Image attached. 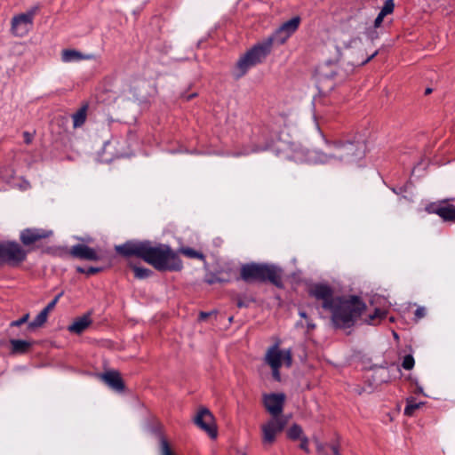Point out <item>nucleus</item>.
Listing matches in <instances>:
<instances>
[{"label": "nucleus", "instance_id": "3", "mask_svg": "<svg viewBox=\"0 0 455 455\" xmlns=\"http://www.w3.org/2000/svg\"><path fill=\"white\" fill-rule=\"evenodd\" d=\"M365 147L363 143H336L330 148L329 155L316 150L307 151L306 161L313 164L330 163L331 158H339L341 160H350L353 156L362 157L364 155Z\"/></svg>", "mask_w": 455, "mask_h": 455}, {"label": "nucleus", "instance_id": "21", "mask_svg": "<svg viewBox=\"0 0 455 455\" xmlns=\"http://www.w3.org/2000/svg\"><path fill=\"white\" fill-rule=\"evenodd\" d=\"M385 15L379 12L373 22L372 28H367L366 34L371 40L378 37L376 29L381 27Z\"/></svg>", "mask_w": 455, "mask_h": 455}, {"label": "nucleus", "instance_id": "5", "mask_svg": "<svg viewBox=\"0 0 455 455\" xmlns=\"http://www.w3.org/2000/svg\"><path fill=\"white\" fill-rule=\"evenodd\" d=\"M241 277L246 282L269 280L279 286L281 271L275 266L251 263L242 267Z\"/></svg>", "mask_w": 455, "mask_h": 455}, {"label": "nucleus", "instance_id": "27", "mask_svg": "<svg viewBox=\"0 0 455 455\" xmlns=\"http://www.w3.org/2000/svg\"><path fill=\"white\" fill-rule=\"evenodd\" d=\"M302 433V428L299 425L295 424L289 428L287 435L291 440H297L303 436Z\"/></svg>", "mask_w": 455, "mask_h": 455}, {"label": "nucleus", "instance_id": "16", "mask_svg": "<svg viewBox=\"0 0 455 455\" xmlns=\"http://www.w3.org/2000/svg\"><path fill=\"white\" fill-rule=\"evenodd\" d=\"M100 379L114 390L121 391L124 389L122 379L117 371H108L101 374Z\"/></svg>", "mask_w": 455, "mask_h": 455}, {"label": "nucleus", "instance_id": "31", "mask_svg": "<svg viewBox=\"0 0 455 455\" xmlns=\"http://www.w3.org/2000/svg\"><path fill=\"white\" fill-rule=\"evenodd\" d=\"M414 363L415 362H414L413 356L411 355H408L404 356V358L403 360L402 366L405 370H411L414 367Z\"/></svg>", "mask_w": 455, "mask_h": 455}, {"label": "nucleus", "instance_id": "6", "mask_svg": "<svg viewBox=\"0 0 455 455\" xmlns=\"http://www.w3.org/2000/svg\"><path fill=\"white\" fill-rule=\"evenodd\" d=\"M264 361L271 368L273 378L279 381L281 379L280 368L291 366V351L281 348L278 344H275L267 349Z\"/></svg>", "mask_w": 455, "mask_h": 455}, {"label": "nucleus", "instance_id": "20", "mask_svg": "<svg viewBox=\"0 0 455 455\" xmlns=\"http://www.w3.org/2000/svg\"><path fill=\"white\" fill-rule=\"evenodd\" d=\"M12 352L13 354L26 353L31 346V343L22 339H11Z\"/></svg>", "mask_w": 455, "mask_h": 455}, {"label": "nucleus", "instance_id": "45", "mask_svg": "<svg viewBox=\"0 0 455 455\" xmlns=\"http://www.w3.org/2000/svg\"><path fill=\"white\" fill-rule=\"evenodd\" d=\"M299 315H300L301 317H303V318L307 319V315H306V313H305V312H302V311H301V312H299Z\"/></svg>", "mask_w": 455, "mask_h": 455}, {"label": "nucleus", "instance_id": "28", "mask_svg": "<svg viewBox=\"0 0 455 455\" xmlns=\"http://www.w3.org/2000/svg\"><path fill=\"white\" fill-rule=\"evenodd\" d=\"M130 266L132 267L135 276L139 279L147 278L151 274V271L148 268L133 266L132 263H130Z\"/></svg>", "mask_w": 455, "mask_h": 455}, {"label": "nucleus", "instance_id": "46", "mask_svg": "<svg viewBox=\"0 0 455 455\" xmlns=\"http://www.w3.org/2000/svg\"><path fill=\"white\" fill-rule=\"evenodd\" d=\"M77 271H79V272H81V273L85 272L83 268H80V267H78V268H77Z\"/></svg>", "mask_w": 455, "mask_h": 455}, {"label": "nucleus", "instance_id": "2", "mask_svg": "<svg viewBox=\"0 0 455 455\" xmlns=\"http://www.w3.org/2000/svg\"><path fill=\"white\" fill-rule=\"evenodd\" d=\"M116 250L124 256H138L158 270H180L182 267L179 256L168 245L152 246L148 241L127 242L116 246Z\"/></svg>", "mask_w": 455, "mask_h": 455}, {"label": "nucleus", "instance_id": "39", "mask_svg": "<svg viewBox=\"0 0 455 455\" xmlns=\"http://www.w3.org/2000/svg\"><path fill=\"white\" fill-rule=\"evenodd\" d=\"M357 43H360V40L357 38L351 39L349 42V44L347 46H351L352 44H356Z\"/></svg>", "mask_w": 455, "mask_h": 455}, {"label": "nucleus", "instance_id": "23", "mask_svg": "<svg viewBox=\"0 0 455 455\" xmlns=\"http://www.w3.org/2000/svg\"><path fill=\"white\" fill-rule=\"evenodd\" d=\"M86 119V107H83L80 108L74 116H73V123L75 127H79L85 122Z\"/></svg>", "mask_w": 455, "mask_h": 455}, {"label": "nucleus", "instance_id": "29", "mask_svg": "<svg viewBox=\"0 0 455 455\" xmlns=\"http://www.w3.org/2000/svg\"><path fill=\"white\" fill-rule=\"evenodd\" d=\"M180 251L188 258L203 259L204 256L199 251H196L191 248H181Z\"/></svg>", "mask_w": 455, "mask_h": 455}, {"label": "nucleus", "instance_id": "12", "mask_svg": "<svg viewBox=\"0 0 455 455\" xmlns=\"http://www.w3.org/2000/svg\"><path fill=\"white\" fill-rule=\"evenodd\" d=\"M300 19L293 17L290 20L284 22L275 32L269 37L271 44L276 42L279 44H283L299 28Z\"/></svg>", "mask_w": 455, "mask_h": 455}, {"label": "nucleus", "instance_id": "40", "mask_svg": "<svg viewBox=\"0 0 455 455\" xmlns=\"http://www.w3.org/2000/svg\"><path fill=\"white\" fill-rule=\"evenodd\" d=\"M208 315H209V314H208V313H204V312H202V313L200 314V317H201V319H204V318H206Z\"/></svg>", "mask_w": 455, "mask_h": 455}, {"label": "nucleus", "instance_id": "48", "mask_svg": "<svg viewBox=\"0 0 455 455\" xmlns=\"http://www.w3.org/2000/svg\"><path fill=\"white\" fill-rule=\"evenodd\" d=\"M418 392L419 393H422L423 392L422 388L421 387H418Z\"/></svg>", "mask_w": 455, "mask_h": 455}, {"label": "nucleus", "instance_id": "9", "mask_svg": "<svg viewBox=\"0 0 455 455\" xmlns=\"http://www.w3.org/2000/svg\"><path fill=\"white\" fill-rule=\"evenodd\" d=\"M286 396L283 393L263 395V404L271 417H284L282 415Z\"/></svg>", "mask_w": 455, "mask_h": 455}, {"label": "nucleus", "instance_id": "37", "mask_svg": "<svg viewBox=\"0 0 455 455\" xmlns=\"http://www.w3.org/2000/svg\"><path fill=\"white\" fill-rule=\"evenodd\" d=\"M426 315V309L424 307H419L417 308L415 312V315L417 318H422Z\"/></svg>", "mask_w": 455, "mask_h": 455}, {"label": "nucleus", "instance_id": "8", "mask_svg": "<svg viewBox=\"0 0 455 455\" xmlns=\"http://www.w3.org/2000/svg\"><path fill=\"white\" fill-rule=\"evenodd\" d=\"M34 16V11L14 16L12 20V33L20 37L26 36L33 27Z\"/></svg>", "mask_w": 455, "mask_h": 455}, {"label": "nucleus", "instance_id": "42", "mask_svg": "<svg viewBox=\"0 0 455 455\" xmlns=\"http://www.w3.org/2000/svg\"><path fill=\"white\" fill-rule=\"evenodd\" d=\"M307 327H308L309 329H313V328H315V324L311 323H310V322H308V321L307 322Z\"/></svg>", "mask_w": 455, "mask_h": 455}, {"label": "nucleus", "instance_id": "13", "mask_svg": "<svg viewBox=\"0 0 455 455\" xmlns=\"http://www.w3.org/2000/svg\"><path fill=\"white\" fill-rule=\"evenodd\" d=\"M52 235V231L38 229V228H27L20 233V240L25 245H30L35 242L46 238Z\"/></svg>", "mask_w": 455, "mask_h": 455}, {"label": "nucleus", "instance_id": "19", "mask_svg": "<svg viewBox=\"0 0 455 455\" xmlns=\"http://www.w3.org/2000/svg\"><path fill=\"white\" fill-rule=\"evenodd\" d=\"M90 56H83L81 52L76 50H64L61 53V60L63 62L68 63L73 61H78L83 59H89Z\"/></svg>", "mask_w": 455, "mask_h": 455}, {"label": "nucleus", "instance_id": "14", "mask_svg": "<svg viewBox=\"0 0 455 455\" xmlns=\"http://www.w3.org/2000/svg\"><path fill=\"white\" fill-rule=\"evenodd\" d=\"M427 211L431 213L439 215L444 220H451L455 219V207L446 202L439 204H432L427 207Z\"/></svg>", "mask_w": 455, "mask_h": 455}, {"label": "nucleus", "instance_id": "25", "mask_svg": "<svg viewBox=\"0 0 455 455\" xmlns=\"http://www.w3.org/2000/svg\"><path fill=\"white\" fill-rule=\"evenodd\" d=\"M386 310L382 308H376L373 315H370L366 322L369 324H376L377 320H381L386 316Z\"/></svg>", "mask_w": 455, "mask_h": 455}, {"label": "nucleus", "instance_id": "47", "mask_svg": "<svg viewBox=\"0 0 455 455\" xmlns=\"http://www.w3.org/2000/svg\"><path fill=\"white\" fill-rule=\"evenodd\" d=\"M430 92H431V89L427 88V89L426 90V93H427V94H428V93H430Z\"/></svg>", "mask_w": 455, "mask_h": 455}, {"label": "nucleus", "instance_id": "49", "mask_svg": "<svg viewBox=\"0 0 455 455\" xmlns=\"http://www.w3.org/2000/svg\"><path fill=\"white\" fill-rule=\"evenodd\" d=\"M242 455H245V454H242Z\"/></svg>", "mask_w": 455, "mask_h": 455}, {"label": "nucleus", "instance_id": "15", "mask_svg": "<svg viewBox=\"0 0 455 455\" xmlns=\"http://www.w3.org/2000/svg\"><path fill=\"white\" fill-rule=\"evenodd\" d=\"M70 254L73 257L87 260H98L100 259L94 249L84 244L74 245L70 249Z\"/></svg>", "mask_w": 455, "mask_h": 455}, {"label": "nucleus", "instance_id": "41", "mask_svg": "<svg viewBox=\"0 0 455 455\" xmlns=\"http://www.w3.org/2000/svg\"><path fill=\"white\" fill-rule=\"evenodd\" d=\"M377 54V52L372 53V55L371 57H369L365 61L363 62V64L368 62L370 60H371L375 55Z\"/></svg>", "mask_w": 455, "mask_h": 455}, {"label": "nucleus", "instance_id": "4", "mask_svg": "<svg viewBox=\"0 0 455 455\" xmlns=\"http://www.w3.org/2000/svg\"><path fill=\"white\" fill-rule=\"evenodd\" d=\"M271 50V39L259 44L248 51L239 59L233 69V76L240 78L244 76L249 69L262 62Z\"/></svg>", "mask_w": 455, "mask_h": 455}, {"label": "nucleus", "instance_id": "7", "mask_svg": "<svg viewBox=\"0 0 455 455\" xmlns=\"http://www.w3.org/2000/svg\"><path fill=\"white\" fill-rule=\"evenodd\" d=\"M288 423L286 417H271L260 426L262 443L271 446Z\"/></svg>", "mask_w": 455, "mask_h": 455}, {"label": "nucleus", "instance_id": "24", "mask_svg": "<svg viewBox=\"0 0 455 455\" xmlns=\"http://www.w3.org/2000/svg\"><path fill=\"white\" fill-rule=\"evenodd\" d=\"M48 313L44 309L36 315V317L29 323L30 328H37L42 326L47 320Z\"/></svg>", "mask_w": 455, "mask_h": 455}, {"label": "nucleus", "instance_id": "17", "mask_svg": "<svg viewBox=\"0 0 455 455\" xmlns=\"http://www.w3.org/2000/svg\"><path fill=\"white\" fill-rule=\"evenodd\" d=\"M92 323L89 315H85L77 318L74 323L68 326V331L76 334L83 332Z\"/></svg>", "mask_w": 455, "mask_h": 455}, {"label": "nucleus", "instance_id": "33", "mask_svg": "<svg viewBox=\"0 0 455 455\" xmlns=\"http://www.w3.org/2000/svg\"><path fill=\"white\" fill-rule=\"evenodd\" d=\"M300 444H299V447L300 449H302L303 451H305L307 453H309V448H308V439L306 437V436H302L300 438Z\"/></svg>", "mask_w": 455, "mask_h": 455}, {"label": "nucleus", "instance_id": "32", "mask_svg": "<svg viewBox=\"0 0 455 455\" xmlns=\"http://www.w3.org/2000/svg\"><path fill=\"white\" fill-rule=\"evenodd\" d=\"M161 455H173L165 439L161 440Z\"/></svg>", "mask_w": 455, "mask_h": 455}, {"label": "nucleus", "instance_id": "44", "mask_svg": "<svg viewBox=\"0 0 455 455\" xmlns=\"http://www.w3.org/2000/svg\"><path fill=\"white\" fill-rule=\"evenodd\" d=\"M62 296V292L58 294L53 299H56V303L59 301L60 298Z\"/></svg>", "mask_w": 455, "mask_h": 455}, {"label": "nucleus", "instance_id": "1", "mask_svg": "<svg viewBox=\"0 0 455 455\" xmlns=\"http://www.w3.org/2000/svg\"><path fill=\"white\" fill-rule=\"evenodd\" d=\"M309 294L322 300V307L331 313L333 324L340 328L351 326L365 307L364 303L355 296L348 299L333 298L331 288L325 283L313 284Z\"/></svg>", "mask_w": 455, "mask_h": 455}, {"label": "nucleus", "instance_id": "30", "mask_svg": "<svg viewBox=\"0 0 455 455\" xmlns=\"http://www.w3.org/2000/svg\"><path fill=\"white\" fill-rule=\"evenodd\" d=\"M395 9V4L394 0H387L381 8L380 12L385 16L391 14L394 12Z\"/></svg>", "mask_w": 455, "mask_h": 455}, {"label": "nucleus", "instance_id": "34", "mask_svg": "<svg viewBox=\"0 0 455 455\" xmlns=\"http://www.w3.org/2000/svg\"><path fill=\"white\" fill-rule=\"evenodd\" d=\"M29 317V315L28 314H26L25 315H23L20 319L17 320V321H13L11 325L12 326H20L21 324H23L24 323H26L28 321Z\"/></svg>", "mask_w": 455, "mask_h": 455}, {"label": "nucleus", "instance_id": "11", "mask_svg": "<svg viewBox=\"0 0 455 455\" xmlns=\"http://www.w3.org/2000/svg\"><path fill=\"white\" fill-rule=\"evenodd\" d=\"M195 424L208 435L214 439L217 437V429L214 424V417L206 408H201L194 419Z\"/></svg>", "mask_w": 455, "mask_h": 455}, {"label": "nucleus", "instance_id": "38", "mask_svg": "<svg viewBox=\"0 0 455 455\" xmlns=\"http://www.w3.org/2000/svg\"><path fill=\"white\" fill-rule=\"evenodd\" d=\"M99 271H100V268H97V267H90V268L86 271V273H87V274H95V273H97V272H99Z\"/></svg>", "mask_w": 455, "mask_h": 455}, {"label": "nucleus", "instance_id": "35", "mask_svg": "<svg viewBox=\"0 0 455 455\" xmlns=\"http://www.w3.org/2000/svg\"><path fill=\"white\" fill-rule=\"evenodd\" d=\"M23 138H24L25 143L30 144L33 140L34 135L28 132H24Z\"/></svg>", "mask_w": 455, "mask_h": 455}, {"label": "nucleus", "instance_id": "43", "mask_svg": "<svg viewBox=\"0 0 455 455\" xmlns=\"http://www.w3.org/2000/svg\"><path fill=\"white\" fill-rule=\"evenodd\" d=\"M62 296V292L58 294L53 299H56V303L59 301L60 298Z\"/></svg>", "mask_w": 455, "mask_h": 455}, {"label": "nucleus", "instance_id": "26", "mask_svg": "<svg viewBox=\"0 0 455 455\" xmlns=\"http://www.w3.org/2000/svg\"><path fill=\"white\" fill-rule=\"evenodd\" d=\"M423 403H416L413 398L407 399V405L404 409V414L411 416L413 412L419 409Z\"/></svg>", "mask_w": 455, "mask_h": 455}, {"label": "nucleus", "instance_id": "36", "mask_svg": "<svg viewBox=\"0 0 455 455\" xmlns=\"http://www.w3.org/2000/svg\"><path fill=\"white\" fill-rule=\"evenodd\" d=\"M56 299H52L44 308V310L46 311L48 314L56 306Z\"/></svg>", "mask_w": 455, "mask_h": 455}, {"label": "nucleus", "instance_id": "10", "mask_svg": "<svg viewBox=\"0 0 455 455\" xmlns=\"http://www.w3.org/2000/svg\"><path fill=\"white\" fill-rule=\"evenodd\" d=\"M26 257L25 251L16 243H4L0 244V261L19 263Z\"/></svg>", "mask_w": 455, "mask_h": 455}, {"label": "nucleus", "instance_id": "22", "mask_svg": "<svg viewBox=\"0 0 455 455\" xmlns=\"http://www.w3.org/2000/svg\"><path fill=\"white\" fill-rule=\"evenodd\" d=\"M334 74L332 64L321 66L317 69V76L319 79L331 78Z\"/></svg>", "mask_w": 455, "mask_h": 455}, {"label": "nucleus", "instance_id": "18", "mask_svg": "<svg viewBox=\"0 0 455 455\" xmlns=\"http://www.w3.org/2000/svg\"><path fill=\"white\" fill-rule=\"evenodd\" d=\"M316 450L323 455H340L339 447L337 443H323L317 441Z\"/></svg>", "mask_w": 455, "mask_h": 455}]
</instances>
